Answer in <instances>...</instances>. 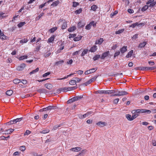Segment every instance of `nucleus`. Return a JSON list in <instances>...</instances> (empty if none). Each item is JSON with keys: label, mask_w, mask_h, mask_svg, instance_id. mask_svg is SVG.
<instances>
[{"label": "nucleus", "mask_w": 156, "mask_h": 156, "mask_svg": "<svg viewBox=\"0 0 156 156\" xmlns=\"http://www.w3.org/2000/svg\"><path fill=\"white\" fill-rule=\"evenodd\" d=\"M115 93V90H98L96 91V94H111Z\"/></svg>", "instance_id": "nucleus-1"}, {"label": "nucleus", "mask_w": 156, "mask_h": 156, "mask_svg": "<svg viewBox=\"0 0 156 156\" xmlns=\"http://www.w3.org/2000/svg\"><path fill=\"white\" fill-rule=\"evenodd\" d=\"M115 92H118V96H123L128 94V93L126 91H119L118 90H115Z\"/></svg>", "instance_id": "nucleus-2"}, {"label": "nucleus", "mask_w": 156, "mask_h": 156, "mask_svg": "<svg viewBox=\"0 0 156 156\" xmlns=\"http://www.w3.org/2000/svg\"><path fill=\"white\" fill-rule=\"evenodd\" d=\"M26 66V65L25 64H21L20 65L17 66L16 69L19 71L22 70L25 68Z\"/></svg>", "instance_id": "nucleus-3"}, {"label": "nucleus", "mask_w": 156, "mask_h": 156, "mask_svg": "<svg viewBox=\"0 0 156 156\" xmlns=\"http://www.w3.org/2000/svg\"><path fill=\"white\" fill-rule=\"evenodd\" d=\"M97 69L93 68L89 70H87L85 72V75H87L93 73H94L96 71Z\"/></svg>", "instance_id": "nucleus-4"}, {"label": "nucleus", "mask_w": 156, "mask_h": 156, "mask_svg": "<svg viewBox=\"0 0 156 156\" xmlns=\"http://www.w3.org/2000/svg\"><path fill=\"white\" fill-rule=\"evenodd\" d=\"M61 91L66 92L68 91L67 87H62L57 90V93H60Z\"/></svg>", "instance_id": "nucleus-5"}, {"label": "nucleus", "mask_w": 156, "mask_h": 156, "mask_svg": "<svg viewBox=\"0 0 156 156\" xmlns=\"http://www.w3.org/2000/svg\"><path fill=\"white\" fill-rule=\"evenodd\" d=\"M97 46L95 45H94L91 47L90 49L89 50V51L91 52H94L97 50Z\"/></svg>", "instance_id": "nucleus-6"}, {"label": "nucleus", "mask_w": 156, "mask_h": 156, "mask_svg": "<svg viewBox=\"0 0 156 156\" xmlns=\"http://www.w3.org/2000/svg\"><path fill=\"white\" fill-rule=\"evenodd\" d=\"M83 98V96L81 95L80 96H78L74 97L72 98L73 102H74L80 100Z\"/></svg>", "instance_id": "nucleus-7"}, {"label": "nucleus", "mask_w": 156, "mask_h": 156, "mask_svg": "<svg viewBox=\"0 0 156 156\" xmlns=\"http://www.w3.org/2000/svg\"><path fill=\"white\" fill-rule=\"evenodd\" d=\"M109 52L108 51H106L102 54L101 56V58L104 59L105 57H107L109 54Z\"/></svg>", "instance_id": "nucleus-8"}, {"label": "nucleus", "mask_w": 156, "mask_h": 156, "mask_svg": "<svg viewBox=\"0 0 156 156\" xmlns=\"http://www.w3.org/2000/svg\"><path fill=\"white\" fill-rule=\"evenodd\" d=\"M96 124L101 127H103L106 125V123L105 122H99L96 123Z\"/></svg>", "instance_id": "nucleus-9"}, {"label": "nucleus", "mask_w": 156, "mask_h": 156, "mask_svg": "<svg viewBox=\"0 0 156 156\" xmlns=\"http://www.w3.org/2000/svg\"><path fill=\"white\" fill-rule=\"evenodd\" d=\"M14 131V129H9L7 130H5L3 134H9L11 133L12 132Z\"/></svg>", "instance_id": "nucleus-10"}, {"label": "nucleus", "mask_w": 156, "mask_h": 156, "mask_svg": "<svg viewBox=\"0 0 156 156\" xmlns=\"http://www.w3.org/2000/svg\"><path fill=\"white\" fill-rule=\"evenodd\" d=\"M104 41L103 39L102 38H100L98 40L95 41V44H101Z\"/></svg>", "instance_id": "nucleus-11"}, {"label": "nucleus", "mask_w": 156, "mask_h": 156, "mask_svg": "<svg viewBox=\"0 0 156 156\" xmlns=\"http://www.w3.org/2000/svg\"><path fill=\"white\" fill-rule=\"evenodd\" d=\"M55 37V35L52 36L48 39V42L49 43L52 42L54 41Z\"/></svg>", "instance_id": "nucleus-12"}, {"label": "nucleus", "mask_w": 156, "mask_h": 156, "mask_svg": "<svg viewBox=\"0 0 156 156\" xmlns=\"http://www.w3.org/2000/svg\"><path fill=\"white\" fill-rule=\"evenodd\" d=\"M81 150L80 147H76L70 149V150L74 152H78Z\"/></svg>", "instance_id": "nucleus-13"}, {"label": "nucleus", "mask_w": 156, "mask_h": 156, "mask_svg": "<svg viewBox=\"0 0 156 156\" xmlns=\"http://www.w3.org/2000/svg\"><path fill=\"white\" fill-rule=\"evenodd\" d=\"M127 50V47L126 46H124L121 48L120 49V52L121 53H123L126 51Z\"/></svg>", "instance_id": "nucleus-14"}, {"label": "nucleus", "mask_w": 156, "mask_h": 156, "mask_svg": "<svg viewBox=\"0 0 156 156\" xmlns=\"http://www.w3.org/2000/svg\"><path fill=\"white\" fill-rule=\"evenodd\" d=\"M60 2L58 0L55 1L53 2L52 3L51 5V6H56Z\"/></svg>", "instance_id": "nucleus-15"}, {"label": "nucleus", "mask_w": 156, "mask_h": 156, "mask_svg": "<svg viewBox=\"0 0 156 156\" xmlns=\"http://www.w3.org/2000/svg\"><path fill=\"white\" fill-rule=\"evenodd\" d=\"M147 44L146 41H144L143 42L140 43L138 46L139 48H144Z\"/></svg>", "instance_id": "nucleus-16"}, {"label": "nucleus", "mask_w": 156, "mask_h": 156, "mask_svg": "<svg viewBox=\"0 0 156 156\" xmlns=\"http://www.w3.org/2000/svg\"><path fill=\"white\" fill-rule=\"evenodd\" d=\"M82 36H81L80 35H78L77 37H75L73 40L75 41H79L81 39V38L82 37Z\"/></svg>", "instance_id": "nucleus-17"}, {"label": "nucleus", "mask_w": 156, "mask_h": 156, "mask_svg": "<svg viewBox=\"0 0 156 156\" xmlns=\"http://www.w3.org/2000/svg\"><path fill=\"white\" fill-rule=\"evenodd\" d=\"M45 87L46 88H47V89H48L50 90L52 89V85L51 84H50V83H48V84H45Z\"/></svg>", "instance_id": "nucleus-18"}, {"label": "nucleus", "mask_w": 156, "mask_h": 156, "mask_svg": "<svg viewBox=\"0 0 156 156\" xmlns=\"http://www.w3.org/2000/svg\"><path fill=\"white\" fill-rule=\"evenodd\" d=\"M76 29V27L75 26H73L69 27L68 30V31L71 32L74 31Z\"/></svg>", "instance_id": "nucleus-19"}, {"label": "nucleus", "mask_w": 156, "mask_h": 156, "mask_svg": "<svg viewBox=\"0 0 156 156\" xmlns=\"http://www.w3.org/2000/svg\"><path fill=\"white\" fill-rule=\"evenodd\" d=\"M133 53V51L132 50L130 51L128 53L127 55H126V57L127 58H129L131 57Z\"/></svg>", "instance_id": "nucleus-20"}, {"label": "nucleus", "mask_w": 156, "mask_h": 156, "mask_svg": "<svg viewBox=\"0 0 156 156\" xmlns=\"http://www.w3.org/2000/svg\"><path fill=\"white\" fill-rule=\"evenodd\" d=\"M56 107L53 106H50L47 107L46 110H50L51 109H55Z\"/></svg>", "instance_id": "nucleus-21"}, {"label": "nucleus", "mask_w": 156, "mask_h": 156, "mask_svg": "<svg viewBox=\"0 0 156 156\" xmlns=\"http://www.w3.org/2000/svg\"><path fill=\"white\" fill-rule=\"evenodd\" d=\"M98 8V7L96 5H93L91 6L90 10L95 11Z\"/></svg>", "instance_id": "nucleus-22"}, {"label": "nucleus", "mask_w": 156, "mask_h": 156, "mask_svg": "<svg viewBox=\"0 0 156 156\" xmlns=\"http://www.w3.org/2000/svg\"><path fill=\"white\" fill-rule=\"evenodd\" d=\"M28 56L27 55H24L21 56H20L19 58V59L20 60H24L25 59H26L27 58Z\"/></svg>", "instance_id": "nucleus-23"}, {"label": "nucleus", "mask_w": 156, "mask_h": 156, "mask_svg": "<svg viewBox=\"0 0 156 156\" xmlns=\"http://www.w3.org/2000/svg\"><path fill=\"white\" fill-rule=\"evenodd\" d=\"M140 24H139L138 22H136L134 23H133L131 25H130L129 27H133V28L135 27L136 26H138Z\"/></svg>", "instance_id": "nucleus-24"}, {"label": "nucleus", "mask_w": 156, "mask_h": 156, "mask_svg": "<svg viewBox=\"0 0 156 156\" xmlns=\"http://www.w3.org/2000/svg\"><path fill=\"white\" fill-rule=\"evenodd\" d=\"M13 82L15 84L21 83V80L18 79H16L13 80Z\"/></svg>", "instance_id": "nucleus-25"}, {"label": "nucleus", "mask_w": 156, "mask_h": 156, "mask_svg": "<svg viewBox=\"0 0 156 156\" xmlns=\"http://www.w3.org/2000/svg\"><path fill=\"white\" fill-rule=\"evenodd\" d=\"M67 27V23L66 22H64L62 25L61 28L62 30L66 29Z\"/></svg>", "instance_id": "nucleus-26"}, {"label": "nucleus", "mask_w": 156, "mask_h": 156, "mask_svg": "<svg viewBox=\"0 0 156 156\" xmlns=\"http://www.w3.org/2000/svg\"><path fill=\"white\" fill-rule=\"evenodd\" d=\"M64 62V61L63 60H62L58 61L56 62L55 63V65H58L63 63Z\"/></svg>", "instance_id": "nucleus-27"}, {"label": "nucleus", "mask_w": 156, "mask_h": 156, "mask_svg": "<svg viewBox=\"0 0 156 156\" xmlns=\"http://www.w3.org/2000/svg\"><path fill=\"white\" fill-rule=\"evenodd\" d=\"M57 29V27H54L49 30V31L51 33H53Z\"/></svg>", "instance_id": "nucleus-28"}, {"label": "nucleus", "mask_w": 156, "mask_h": 156, "mask_svg": "<svg viewBox=\"0 0 156 156\" xmlns=\"http://www.w3.org/2000/svg\"><path fill=\"white\" fill-rule=\"evenodd\" d=\"M13 93V91L12 90H7L6 92V94L7 95H9V96H10Z\"/></svg>", "instance_id": "nucleus-29"}, {"label": "nucleus", "mask_w": 156, "mask_h": 156, "mask_svg": "<svg viewBox=\"0 0 156 156\" xmlns=\"http://www.w3.org/2000/svg\"><path fill=\"white\" fill-rule=\"evenodd\" d=\"M125 29H122L121 30H119L118 31H117L115 32V34H120L124 31Z\"/></svg>", "instance_id": "nucleus-30"}, {"label": "nucleus", "mask_w": 156, "mask_h": 156, "mask_svg": "<svg viewBox=\"0 0 156 156\" xmlns=\"http://www.w3.org/2000/svg\"><path fill=\"white\" fill-rule=\"evenodd\" d=\"M140 112H141L140 110V109L133 110L132 112V113H138V114L140 113Z\"/></svg>", "instance_id": "nucleus-31"}, {"label": "nucleus", "mask_w": 156, "mask_h": 156, "mask_svg": "<svg viewBox=\"0 0 156 156\" xmlns=\"http://www.w3.org/2000/svg\"><path fill=\"white\" fill-rule=\"evenodd\" d=\"M26 24L25 22H20L18 24V26L19 27H23L24 25Z\"/></svg>", "instance_id": "nucleus-32"}, {"label": "nucleus", "mask_w": 156, "mask_h": 156, "mask_svg": "<svg viewBox=\"0 0 156 156\" xmlns=\"http://www.w3.org/2000/svg\"><path fill=\"white\" fill-rule=\"evenodd\" d=\"M88 51V50L87 49H84L81 54V56H84L85 54H86L87 53Z\"/></svg>", "instance_id": "nucleus-33"}, {"label": "nucleus", "mask_w": 156, "mask_h": 156, "mask_svg": "<svg viewBox=\"0 0 156 156\" xmlns=\"http://www.w3.org/2000/svg\"><path fill=\"white\" fill-rule=\"evenodd\" d=\"M39 70V68H37L36 69H35L33 70L30 73V74L31 75L33 74L34 73L37 72Z\"/></svg>", "instance_id": "nucleus-34"}, {"label": "nucleus", "mask_w": 156, "mask_h": 156, "mask_svg": "<svg viewBox=\"0 0 156 156\" xmlns=\"http://www.w3.org/2000/svg\"><path fill=\"white\" fill-rule=\"evenodd\" d=\"M133 115L132 116V120H133L134 119H135V118H136V117H137L138 115L139 114L138 113H133Z\"/></svg>", "instance_id": "nucleus-35"}, {"label": "nucleus", "mask_w": 156, "mask_h": 156, "mask_svg": "<svg viewBox=\"0 0 156 156\" xmlns=\"http://www.w3.org/2000/svg\"><path fill=\"white\" fill-rule=\"evenodd\" d=\"M91 112H87V113L86 114L82 115V117H83V118H86L87 117L88 115H91Z\"/></svg>", "instance_id": "nucleus-36"}, {"label": "nucleus", "mask_w": 156, "mask_h": 156, "mask_svg": "<svg viewBox=\"0 0 156 156\" xmlns=\"http://www.w3.org/2000/svg\"><path fill=\"white\" fill-rule=\"evenodd\" d=\"M28 41V40L27 38H24L21 40L20 41V43H26Z\"/></svg>", "instance_id": "nucleus-37"}, {"label": "nucleus", "mask_w": 156, "mask_h": 156, "mask_svg": "<svg viewBox=\"0 0 156 156\" xmlns=\"http://www.w3.org/2000/svg\"><path fill=\"white\" fill-rule=\"evenodd\" d=\"M148 7L149 6H148V5H145L142 8L141 11H146Z\"/></svg>", "instance_id": "nucleus-38"}, {"label": "nucleus", "mask_w": 156, "mask_h": 156, "mask_svg": "<svg viewBox=\"0 0 156 156\" xmlns=\"http://www.w3.org/2000/svg\"><path fill=\"white\" fill-rule=\"evenodd\" d=\"M82 9L80 8L79 9L75 11V13L76 14H79L82 12Z\"/></svg>", "instance_id": "nucleus-39"}, {"label": "nucleus", "mask_w": 156, "mask_h": 156, "mask_svg": "<svg viewBox=\"0 0 156 156\" xmlns=\"http://www.w3.org/2000/svg\"><path fill=\"white\" fill-rule=\"evenodd\" d=\"M76 80H72L70 81L69 82V83L70 85H74L76 84Z\"/></svg>", "instance_id": "nucleus-40"}, {"label": "nucleus", "mask_w": 156, "mask_h": 156, "mask_svg": "<svg viewBox=\"0 0 156 156\" xmlns=\"http://www.w3.org/2000/svg\"><path fill=\"white\" fill-rule=\"evenodd\" d=\"M100 57V55H97L94 56L93 58V59L94 61H96Z\"/></svg>", "instance_id": "nucleus-41"}, {"label": "nucleus", "mask_w": 156, "mask_h": 156, "mask_svg": "<svg viewBox=\"0 0 156 156\" xmlns=\"http://www.w3.org/2000/svg\"><path fill=\"white\" fill-rule=\"evenodd\" d=\"M126 117L127 119L129 121H132V116L129 114H127L126 115Z\"/></svg>", "instance_id": "nucleus-42"}, {"label": "nucleus", "mask_w": 156, "mask_h": 156, "mask_svg": "<svg viewBox=\"0 0 156 156\" xmlns=\"http://www.w3.org/2000/svg\"><path fill=\"white\" fill-rule=\"evenodd\" d=\"M7 37L3 33L0 36V38L3 40H6Z\"/></svg>", "instance_id": "nucleus-43"}, {"label": "nucleus", "mask_w": 156, "mask_h": 156, "mask_svg": "<svg viewBox=\"0 0 156 156\" xmlns=\"http://www.w3.org/2000/svg\"><path fill=\"white\" fill-rule=\"evenodd\" d=\"M155 67H146V70H153L155 69Z\"/></svg>", "instance_id": "nucleus-44"}, {"label": "nucleus", "mask_w": 156, "mask_h": 156, "mask_svg": "<svg viewBox=\"0 0 156 156\" xmlns=\"http://www.w3.org/2000/svg\"><path fill=\"white\" fill-rule=\"evenodd\" d=\"M92 26V23H90L86 26V29L87 30H90Z\"/></svg>", "instance_id": "nucleus-45"}, {"label": "nucleus", "mask_w": 156, "mask_h": 156, "mask_svg": "<svg viewBox=\"0 0 156 156\" xmlns=\"http://www.w3.org/2000/svg\"><path fill=\"white\" fill-rule=\"evenodd\" d=\"M76 87H77L76 86L67 87L68 91L69 90H75L76 88Z\"/></svg>", "instance_id": "nucleus-46"}, {"label": "nucleus", "mask_w": 156, "mask_h": 156, "mask_svg": "<svg viewBox=\"0 0 156 156\" xmlns=\"http://www.w3.org/2000/svg\"><path fill=\"white\" fill-rule=\"evenodd\" d=\"M51 54V53L49 51H47L46 53L44 54V55L45 58L49 56Z\"/></svg>", "instance_id": "nucleus-47"}, {"label": "nucleus", "mask_w": 156, "mask_h": 156, "mask_svg": "<svg viewBox=\"0 0 156 156\" xmlns=\"http://www.w3.org/2000/svg\"><path fill=\"white\" fill-rule=\"evenodd\" d=\"M49 131V130L48 129H46L43 130L41 132V133L45 134L48 133Z\"/></svg>", "instance_id": "nucleus-48"}, {"label": "nucleus", "mask_w": 156, "mask_h": 156, "mask_svg": "<svg viewBox=\"0 0 156 156\" xmlns=\"http://www.w3.org/2000/svg\"><path fill=\"white\" fill-rule=\"evenodd\" d=\"M97 76H94L92 78H91L89 80H90V82H91V83L94 81L96 80L97 79Z\"/></svg>", "instance_id": "nucleus-49"}, {"label": "nucleus", "mask_w": 156, "mask_h": 156, "mask_svg": "<svg viewBox=\"0 0 156 156\" xmlns=\"http://www.w3.org/2000/svg\"><path fill=\"white\" fill-rule=\"evenodd\" d=\"M25 149V147L24 146H21L20 147V149L22 151H24Z\"/></svg>", "instance_id": "nucleus-50"}, {"label": "nucleus", "mask_w": 156, "mask_h": 156, "mask_svg": "<svg viewBox=\"0 0 156 156\" xmlns=\"http://www.w3.org/2000/svg\"><path fill=\"white\" fill-rule=\"evenodd\" d=\"M44 12H42L36 18V20H39L41 16L44 14Z\"/></svg>", "instance_id": "nucleus-51"}, {"label": "nucleus", "mask_w": 156, "mask_h": 156, "mask_svg": "<svg viewBox=\"0 0 156 156\" xmlns=\"http://www.w3.org/2000/svg\"><path fill=\"white\" fill-rule=\"evenodd\" d=\"M79 5V3L77 2H73V6L74 7H76L77 6Z\"/></svg>", "instance_id": "nucleus-52"}, {"label": "nucleus", "mask_w": 156, "mask_h": 156, "mask_svg": "<svg viewBox=\"0 0 156 156\" xmlns=\"http://www.w3.org/2000/svg\"><path fill=\"white\" fill-rule=\"evenodd\" d=\"M118 13V12L117 11H115L113 13H112L110 14V16L111 17H112L114 16H115V15H116Z\"/></svg>", "instance_id": "nucleus-53"}, {"label": "nucleus", "mask_w": 156, "mask_h": 156, "mask_svg": "<svg viewBox=\"0 0 156 156\" xmlns=\"http://www.w3.org/2000/svg\"><path fill=\"white\" fill-rule=\"evenodd\" d=\"M5 13L2 12L0 13V18H5L6 16H3L4 14H5Z\"/></svg>", "instance_id": "nucleus-54"}, {"label": "nucleus", "mask_w": 156, "mask_h": 156, "mask_svg": "<svg viewBox=\"0 0 156 156\" xmlns=\"http://www.w3.org/2000/svg\"><path fill=\"white\" fill-rule=\"evenodd\" d=\"M120 52L119 51H116L114 54V57L115 58L116 56H118L119 55Z\"/></svg>", "instance_id": "nucleus-55"}, {"label": "nucleus", "mask_w": 156, "mask_h": 156, "mask_svg": "<svg viewBox=\"0 0 156 156\" xmlns=\"http://www.w3.org/2000/svg\"><path fill=\"white\" fill-rule=\"evenodd\" d=\"M91 83V82H90V80H89L87 82H86L85 83L83 84V85H84L85 86H87V85H89Z\"/></svg>", "instance_id": "nucleus-56"}, {"label": "nucleus", "mask_w": 156, "mask_h": 156, "mask_svg": "<svg viewBox=\"0 0 156 156\" xmlns=\"http://www.w3.org/2000/svg\"><path fill=\"white\" fill-rule=\"evenodd\" d=\"M31 133V132L29 130H26V132L24 134L25 135H28L30 134Z\"/></svg>", "instance_id": "nucleus-57"}, {"label": "nucleus", "mask_w": 156, "mask_h": 156, "mask_svg": "<svg viewBox=\"0 0 156 156\" xmlns=\"http://www.w3.org/2000/svg\"><path fill=\"white\" fill-rule=\"evenodd\" d=\"M138 69L141 70H146V67H139L138 68Z\"/></svg>", "instance_id": "nucleus-58"}, {"label": "nucleus", "mask_w": 156, "mask_h": 156, "mask_svg": "<svg viewBox=\"0 0 156 156\" xmlns=\"http://www.w3.org/2000/svg\"><path fill=\"white\" fill-rule=\"evenodd\" d=\"M119 101V99L118 98H116L114 100V103L115 104H117Z\"/></svg>", "instance_id": "nucleus-59"}, {"label": "nucleus", "mask_w": 156, "mask_h": 156, "mask_svg": "<svg viewBox=\"0 0 156 156\" xmlns=\"http://www.w3.org/2000/svg\"><path fill=\"white\" fill-rule=\"evenodd\" d=\"M46 3V2H45L44 3L40 5L39 6V9H41V8H43L44 7Z\"/></svg>", "instance_id": "nucleus-60"}, {"label": "nucleus", "mask_w": 156, "mask_h": 156, "mask_svg": "<svg viewBox=\"0 0 156 156\" xmlns=\"http://www.w3.org/2000/svg\"><path fill=\"white\" fill-rule=\"evenodd\" d=\"M20 154V152L19 151L15 152L13 154V155L14 156H16L19 155Z\"/></svg>", "instance_id": "nucleus-61"}, {"label": "nucleus", "mask_w": 156, "mask_h": 156, "mask_svg": "<svg viewBox=\"0 0 156 156\" xmlns=\"http://www.w3.org/2000/svg\"><path fill=\"white\" fill-rule=\"evenodd\" d=\"M154 0H149L146 3V4L149 5L150 4L152 3L154 1Z\"/></svg>", "instance_id": "nucleus-62"}, {"label": "nucleus", "mask_w": 156, "mask_h": 156, "mask_svg": "<svg viewBox=\"0 0 156 156\" xmlns=\"http://www.w3.org/2000/svg\"><path fill=\"white\" fill-rule=\"evenodd\" d=\"M149 64L151 66H153L154 65V62L153 61H150L148 62Z\"/></svg>", "instance_id": "nucleus-63"}, {"label": "nucleus", "mask_w": 156, "mask_h": 156, "mask_svg": "<svg viewBox=\"0 0 156 156\" xmlns=\"http://www.w3.org/2000/svg\"><path fill=\"white\" fill-rule=\"evenodd\" d=\"M76 36V34H70L69 35V38H72V37H75Z\"/></svg>", "instance_id": "nucleus-64"}]
</instances>
